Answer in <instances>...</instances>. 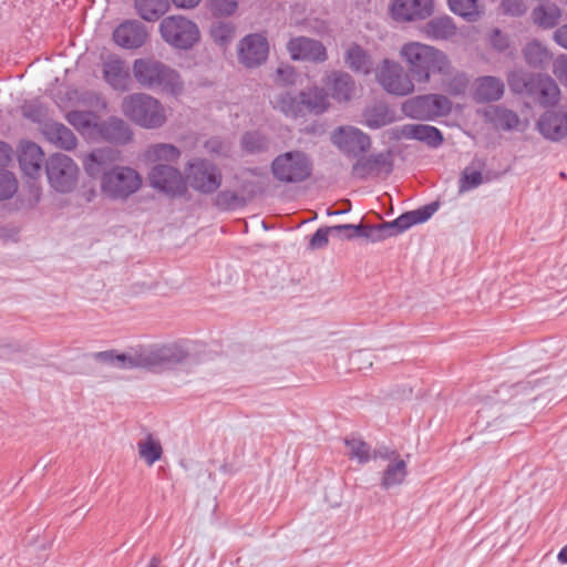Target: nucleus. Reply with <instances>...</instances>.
Returning <instances> with one entry per match:
<instances>
[{"mask_svg": "<svg viewBox=\"0 0 567 567\" xmlns=\"http://www.w3.org/2000/svg\"><path fill=\"white\" fill-rule=\"evenodd\" d=\"M92 358L100 363L121 370L145 369L163 372L175 368L188 358V351L181 344H153L131 349L126 353L115 350L94 352Z\"/></svg>", "mask_w": 567, "mask_h": 567, "instance_id": "obj_1", "label": "nucleus"}, {"mask_svg": "<svg viewBox=\"0 0 567 567\" xmlns=\"http://www.w3.org/2000/svg\"><path fill=\"white\" fill-rule=\"evenodd\" d=\"M115 161L116 154L113 150L97 148L86 156L84 168L91 177L101 175V189L107 197L126 199L141 188L142 177L128 166L111 167Z\"/></svg>", "mask_w": 567, "mask_h": 567, "instance_id": "obj_2", "label": "nucleus"}, {"mask_svg": "<svg viewBox=\"0 0 567 567\" xmlns=\"http://www.w3.org/2000/svg\"><path fill=\"white\" fill-rule=\"evenodd\" d=\"M400 56L405 62L408 72L417 83H429L432 74L449 75L451 62L447 55L421 42H408L400 49Z\"/></svg>", "mask_w": 567, "mask_h": 567, "instance_id": "obj_3", "label": "nucleus"}, {"mask_svg": "<svg viewBox=\"0 0 567 567\" xmlns=\"http://www.w3.org/2000/svg\"><path fill=\"white\" fill-rule=\"evenodd\" d=\"M123 114L143 128H158L166 122L163 105L153 96L134 93L124 97Z\"/></svg>", "mask_w": 567, "mask_h": 567, "instance_id": "obj_4", "label": "nucleus"}, {"mask_svg": "<svg viewBox=\"0 0 567 567\" xmlns=\"http://www.w3.org/2000/svg\"><path fill=\"white\" fill-rule=\"evenodd\" d=\"M509 83L514 91L525 93L544 107L555 105L559 100V87L548 75L524 73L513 75Z\"/></svg>", "mask_w": 567, "mask_h": 567, "instance_id": "obj_5", "label": "nucleus"}, {"mask_svg": "<svg viewBox=\"0 0 567 567\" xmlns=\"http://www.w3.org/2000/svg\"><path fill=\"white\" fill-rule=\"evenodd\" d=\"M313 169L308 154L302 151H289L276 156L271 163V173L276 181L285 184H297L307 181Z\"/></svg>", "mask_w": 567, "mask_h": 567, "instance_id": "obj_6", "label": "nucleus"}, {"mask_svg": "<svg viewBox=\"0 0 567 567\" xmlns=\"http://www.w3.org/2000/svg\"><path fill=\"white\" fill-rule=\"evenodd\" d=\"M133 74L143 86L162 87L172 92L181 87L178 73L162 62L152 59L135 60Z\"/></svg>", "mask_w": 567, "mask_h": 567, "instance_id": "obj_7", "label": "nucleus"}, {"mask_svg": "<svg viewBox=\"0 0 567 567\" xmlns=\"http://www.w3.org/2000/svg\"><path fill=\"white\" fill-rule=\"evenodd\" d=\"M159 33L167 44L179 50L192 49L200 39L198 25L181 14L164 18Z\"/></svg>", "mask_w": 567, "mask_h": 567, "instance_id": "obj_8", "label": "nucleus"}, {"mask_svg": "<svg viewBox=\"0 0 567 567\" xmlns=\"http://www.w3.org/2000/svg\"><path fill=\"white\" fill-rule=\"evenodd\" d=\"M452 105L453 103L447 96L430 93L406 100L402 105V111L410 118L433 121L449 115Z\"/></svg>", "mask_w": 567, "mask_h": 567, "instance_id": "obj_9", "label": "nucleus"}, {"mask_svg": "<svg viewBox=\"0 0 567 567\" xmlns=\"http://www.w3.org/2000/svg\"><path fill=\"white\" fill-rule=\"evenodd\" d=\"M186 179L194 190L208 195L220 187L223 176L214 163L196 158L190 161L186 167Z\"/></svg>", "mask_w": 567, "mask_h": 567, "instance_id": "obj_10", "label": "nucleus"}, {"mask_svg": "<svg viewBox=\"0 0 567 567\" xmlns=\"http://www.w3.org/2000/svg\"><path fill=\"white\" fill-rule=\"evenodd\" d=\"M377 81L392 95L405 96L414 91L413 79L408 70L393 60L384 59L377 71Z\"/></svg>", "mask_w": 567, "mask_h": 567, "instance_id": "obj_11", "label": "nucleus"}, {"mask_svg": "<svg viewBox=\"0 0 567 567\" xmlns=\"http://www.w3.org/2000/svg\"><path fill=\"white\" fill-rule=\"evenodd\" d=\"M45 171L50 185L60 193L71 192L78 181L79 167L64 154H53L47 161Z\"/></svg>", "mask_w": 567, "mask_h": 567, "instance_id": "obj_12", "label": "nucleus"}, {"mask_svg": "<svg viewBox=\"0 0 567 567\" xmlns=\"http://www.w3.org/2000/svg\"><path fill=\"white\" fill-rule=\"evenodd\" d=\"M148 179L153 188L169 196H182L187 189L179 169L171 165H154L148 173Z\"/></svg>", "mask_w": 567, "mask_h": 567, "instance_id": "obj_13", "label": "nucleus"}, {"mask_svg": "<svg viewBox=\"0 0 567 567\" xmlns=\"http://www.w3.org/2000/svg\"><path fill=\"white\" fill-rule=\"evenodd\" d=\"M332 142L341 152L352 157H359L371 147L370 136L353 126L339 127L332 134Z\"/></svg>", "mask_w": 567, "mask_h": 567, "instance_id": "obj_14", "label": "nucleus"}, {"mask_svg": "<svg viewBox=\"0 0 567 567\" xmlns=\"http://www.w3.org/2000/svg\"><path fill=\"white\" fill-rule=\"evenodd\" d=\"M269 43L261 33H251L243 38L238 44V60L246 68H256L266 62Z\"/></svg>", "mask_w": 567, "mask_h": 567, "instance_id": "obj_15", "label": "nucleus"}, {"mask_svg": "<svg viewBox=\"0 0 567 567\" xmlns=\"http://www.w3.org/2000/svg\"><path fill=\"white\" fill-rule=\"evenodd\" d=\"M351 169L352 177L365 179L371 174L385 173L389 175L393 171L392 152L385 151L369 156H359Z\"/></svg>", "mask_w": 567, "mask_h": 567, "instance_id": "obj_16", "label": "nucleus"}, {"mask_svg": "<svg viewBox=\"0 0 567 567\" xmlns=\"http://www.w3.org/2000/svg\"><path fill=\"white\" fill-rule=\"evenodd\" d=\"M146 27L137 20H125L113 31L112 39L116 45L135 50L144 45L147 39Z\"/></svg>", "mask_w": 567, "mask_h": 567, "instance_id": "obj_17", "label": "nucleus"}, {"mask_svg": "<svg viewBox=\"0 0 567 567\" xmlns=\"http://www.w3.org/2000/svg\"><path fill=\"white\" fill-rule=\"evenodd\" d=\"M391 16L395 21L424 20L434 12L433 0H394Z\"/></svg>", "mask_w": 567, "mask_h": 567, "instance_id": "obj_18", "label": "nucleus"}, {"mask_svg": "<svg viewBox=\"0 0 567 567\" xmlns=\"http://www.w3.org/2000/svg\"><path fill=\"white\" fill-rule=\"evenodd\" d=\"M287 50L295 61L323 62L327 51L323 44L315 39L297 37L287 43Z\"/></svg>", "mask_w": 567, "mask_h": 567, "instance_id": "obj_19", "label": "nucleus"}, {"mask_svg": "<svg viewBox=\"0 0 567 567\" xmlns=\"http://www.w3.org/2000/svg\"><path fill=\"white\" fill-rule=\"evenodd\" d=\"M96 138L115 145H125L133 140V131L124 120L111 116L100 122Z\"/></svg>", "mask_w": 567, "mask_h": 567, "instance_id": "obj_20", "label": "nucleus"}, {"mask_svg": "<svg viewBox=\"0 0 567 567\" xmlns=\"http://www.w3.org/2000/svg\"><path fill=\"white\" fill-rule=\"evenodd\" d=\"M537 128L546 140L561 141L567 136V112H545L537 122Z\"/></svg>", "mask_w": 567, "mask_h": 567, "instance_id": "obj_21", "label": "nucleus"}, {"mask_svg": "<svg viewBox=\"0 0 567 567\" xmlns=\"http://www.w3.org/2000/svg\"><path fill=\"white\" fill-rule=\"evenodd\" d=\"M440 204L437 202H433L431 204H427L419 209L406 212L402 215H400L398 218H395L392 221L388 223V228H390L393 236H398L405 230H408L410 227L422 224L430 219L434 213L439 209Z\"/></svg>", "mask_w": 567, "mask_h": 567, "instance_id": "obj_22", "label": "nucleus"}, {"mask_svg": "<svg viewBox=\"0 0 567 567\" xmlns=\"http://www.w3.org/2000/svg\"><path fill=\"white\" fill-rule=\"evenodd\" d=\"M43 156L44 154L38 144L30 141L20 143L18 161L24 175L31 178L38 177L42 168Z\"/></svg>", "mask_w": 567, "mask_h": 567, "instance_id": "obj_23", "label": "nucleus"}, {"mask_svg": "<svg viewBox=\"0 0 567 567\" xmlns=\"http://www.w3.org/2000/svg\"><path fill=\"white\" fill-rule=\"evenodd\" d=\"M103 78L114 90H127L130 80L125 62L117 55H111L103 62Z\"/></svg>", "mask_w": 567, "mask_h": 567, "instance_id": "obj_24", "label": "nucleus"}, {"mask_svg": "<svg viewBox=\"0 0 567 567\" xmlns=\"http://www.w3.org/2000/svg\"><path fill=\"white\" fill-rule=\"evenodd\" d=\"M401 135L408 140L423 142L433 148L441 146L444 141L437 127L426 124H405L401 127Z\"/></svg>", "mask_w": 567, "mask_h": 567, "instance_id": "obj_25", "label": "nucleus"}, {"mask_svg": "<svg viewBox=\"0 0 567 567\" xmlns=\"http://www.w3.org/2000/svg\"><path fill=\"white\" fill-rule=\"evenodd\" d=\"M44 137L55 145L65 151H71L76 147L78 140L74 133L64 124L59 122L49 121L42 126Z\"/></svg>", "mask_w": 567, "mask_h": 567, "instance_id": "obj_26", "label": "nucleus"}, {"mask_svg": "<svg viewBox=\"0 0 567 567\" xmlns=\"http://www.w3.org/2000/svg\"><path fill=\"white\" fill-rule=\"evenodd\" d=\"M504 83L496 76H481L475 81L474 99L477 102L498 101L504 94Z\"/></svg>", "mask_w": 567, "mask_h": 567, "instance_id": "obj_27", "label": "nucleus"}, {"mask_svg": "<svg viewBox=\"0 0 567 567\" xmlns=\"http://www.w3.org/2000/svg\"><path fill=\"white\" fill-rule=\"evenodd\" d=\"M65 120L82 135L96 138L101 122L96 113L92 111H71L65 115Z\"/></svg>", "mask_w": 567, "mask_h": 567, "instance_id": "obj_28", "label": "nucleus"}, {"mask_svg": "<svg viewBox=\"0 0 567 567\" xmlns=\"http://www.w3.org/2000/svg\"><path fill=\"white\" fill-rule=\"evenodd\" d=\"M328 85L332 97L339 102L351 100L355 91L353 78L346 72H332L328 78Z\"/></svg>", "mask_w": 567, "mask_h": 567, "instance_id": "obj_29", "label": "nucleus"}, {"mask_svg": "<svg viewBox=\"0 0 567 567\" xmlns=\"http://www.w3.org/2000/svg\"><path fill=\"white\" fill-rule=\"evenodd\" d=\"M485 118L496 128L503 131L514 130L519 124V117L514 111L498 105L488 107L485 111Z\"/></svg>", "mask_w": 567, "mask_h": 567, "instance_id": "obj_30", "label": "nucleus"}, {"mask_svg": "<svg viewBox=\"0 0 567 567\" xmlns=\"http://www.w3.org/2000/svg\"><path fill=\"white\" fill-rule=\"evenodd\" d=\"M301 104L305 106V115H318L328 109V95L323 89H319L317 86L308 87L307 90L301 91Z\"/></svg>", "mask_w": 567, "mask_h": 567, "instance_id": "obj_31", "label": "nucleus"}, {"mask_svg": "<svg viewBox=\"0 0 567 567\" xmlns=\"http://www.w3.org/2000/svg\"><path fill=\"white\" fill-rule=\"evenodd\" d=\"M346 64L354 72L369 74L372 71L373 62L369 53L359 44H352L344 54Z\"/></svg>", "mask_w": 567, "mask_h": 567, "instance_id": "obj_32", "label": "nucleus"}, {"mask_svg": "<svg viewBox=\"0 0 567 567\" xmlns=\"http://www.w3.org/2000/svg\"><path fill=\"white\" fill-rule=\"evenodd\" d=\"M424 32L432 40H447L456 34V25L449 16L437 17L425 24Z\"/></svg>", "mask_w": 567, "mask_h": 567, "instance_id": "obj_33", "label": "nucleus"}, {"mask_svg": "<svg viewBox=\"0 0 567 567\" xmlns=\"http://www.w3.org/2000/svg\"><path fill=\"white\" fill-rule=\"evenodd\" d=\"M275 107L288 117L297 118L305 116V106L301 104V92L298 94L291 92L279 94L275 101Z\"/></svg>", "mask_w": 567, "mask_h": 567, "instance_id": "obj_34", "label": "nucleus"}, {"mask_svg": "<svg viewBox=\"0 0 567 567\" xmlns=\"http://www.w3.org/2000/svg\"><path fill=\"white\" fill-rule=\"evenodd\" d=\"M533 21L543 29L556 27L561 19V10L556 4H540L532 12Z\"/></svg>", "mask_w": 567, "mask_h": 567, "instance_id": "obj_35", "label": "nucleus"}, {"mask_svg": "<svg viewBox=\"0 0 567 567\" xmlns=\"http://www.w3.org/2000/svg\"><path fill=\"white\" fill-rule=\"evenodd\" d=\"M134 7L137 14L145 21L158 20L167 10V0H135Z\"/></svg>", "mask_w": 567, "mask_h": 567, "instance_id": "obj_36", "label": "nucleus"}, {"mask_svg": "<svg viewBox=\"0 0 567 567\" xmlns=\"http://www.w3.org/2000/svg\"><path fill=\"white\" fill-rule=\"evenodd\" d=\"M181 156V151L173 144L157 143L148 146L145 158L152 163L168 162L175 163Z\"/></svg>", "mask_w": 567, "mask_h": 567, "instance_id": "obj_37", "label": "nucleus"}, {"mask_svg": "<svg viewBox=\"0 0 567 567\" xmlns=\"http://www.w3.org/2000/svg\"><path fill=\"white\" fill-rule=\"evenodd\" d=\"M408 475L406 463L401 458L392 461L383 472L381 486L384 489L402 484Z\"/></svg>", "mask_w": 567, "mask_h": 567, "instance_id": "obj_38", "label": "nucleus"}, {"mask_svg": "<svg viewBox=\"0 0 567 567\" xmlns=\"http://www.w3.org/2000/svg\"><path fill=\"white\" fill-rule=\"evenodd\" d=\"M393 122V115L386 106L380 105L367 110L364 113V124L372 128L378 130L386 126Z\"/></svg>", "mask_w": 567, "mask_h": 567, "instance_id": "obj_39", "label": "nucleus"}, {"mask_svg": "<svg viewBox=\"0 0 567 567\" xmlns=\"http://www.w3.org/2000/svg\"><path fill=\"white\" fill-rule=\"evenodd\" d=\"M450 10L472 22L480 17L478 0H447Z\"/></svg>", "mask_w": 567, "mask_h": 567, "instance_id": "obj_40", "label": "nucleus"}, {"mask_svg": "<svg viewBox=\"0 0 567 567\" xmlns=\"http://www.w3.org/2000/svg\"><path fill=\"white\" fill-rule=\"evenodd\" d=\"M137 447L140 457L148 465H153L162 457V445L152 435H147L144 441L138 442Z\"/></svg>", "mask_w": 567, "mask_h": 567, "instance_id": "obj_41", "label": "nucleus"}, {"mask_svg": "<svg viewBox=\"0 0 567 567\" xmlns=\"http://www.w3.org/2000/svg\"><path fill=\"white\" fill-rule=\"evenodd\" d=\"M236 28L229 21H216L210 27V37L215 43L227 45L235 37Z\"/></svg>", "mask_w": 567, "mask_h": 567, "instance_id": "obj_42", "label": "nucleus"}, {"mask_svg": "<svg viewBox=\"0 0 567 567\" xmlns=\"http://www.w3.org/2000/svg\"><path fill=\"white\" fill-rule=\"evenodd\" d=\"M523 53L525 61L532 66H540L549 59L547 49L537 41L527 43L523 50Z\"/></svg>", "mask_w": 567, "mask_h": 567, "instance_id": "obj_43", "label": "nucleus"}, {"mask_svg": "<svg viewBox=\"0 0 567 567\" xmlns=\"http://www.w3.org/2000/svg\"><path fill=\"white\" fill-rule=\"evenodd\" d=\"M484 183V177L481 171L472 167H465L458 179V193H466L477 188Z\"/></svg>", "mask_w": 567, "mask_h": 567, "instance_id": "obj_44", "label": "nucleus"}, {"mask_svg": "<svg viewBox=\"0 0 567 567\" xmlns=\"http://www.w3.org/2000/svg\"><path fill=\"white\" fill-rule=\"evenodd\" d=\"M450 78L444 80V87L447 93L454 96L463 95L467 87L470 80L464 72H455L451 74Z\"/></svg>", "mask_w": 567, "mask_h": 567, "instance_id": "obj_45", "label": "nucleus"}, {"mask_svg": "<svg viewBox=\"0 0 567 567\" xmlns=\"http://www.w3.org/2000/svg\"><path fill=\"white\" fill-rule=\"evenodd\" d=\"M346 445L349 449V455L362 464L369 462L372 457L370 446L360 439H347Z\"/></svg>", "mask_w": 567, "mask_h": 567, "instance_id": "obj_46", "label": "nucleus"}, {"mask_svg": "<svg viewBox=\"0 0 567 567\" xmlns=\"http://www.w3.org/2000/svg\"><path fill=\"white\" fill-rule=\"evenodd\" d=\"M214 17H228L236 12L238 0H206Z\"/></svg>", "mask_w": 567, "mask_h": 567, "instance_id": "obj_47", "label": "nucleus"}, {"mask_svg": "<svg viewBox=\"0 0 567 567\" xmlns=\"http://www.w3.org/2000/svg\"><path fill=\"white\" fill-rule=\"evenodd\" d=\"M241 145L245 151L256 153L266 150L268 141L259 132H247L241 138Z\"/></svg>", "mask_w": 567, "mask_h": 567, "instance_id": "obj_48", "label": "nucleus"}, {"mask_svg": "<svg viewBox=\"0 0 567 567\" xmlns=\"http://www.w3.org/2000/svg\"><path fill=\"white\" fill-rule=\"evenodd\" d=\"M18 183L14 175L8 171L0 169V199H8L14 195Z\"/></svg>", "mask_w": 567, "mask_h": 567, "instance_id": "obj_49", "label": "nucleus"}, {"mask_svg": "<svg viewBox=\"0 0 567 567\" xmlns=\"http://www.w3.org/2000/svg\"><path fill=\"white\" fill-rule=\"evenodd\" d=\"M241 199L236 192L221 190L215 197V205L221 210H230L239 206Z\"/></svg>", "mask_w": 567, "mask_h": 567, "instance_id": "obj_50", "label": "nucleus"}, {"mask_svg": "<svg viewBox=\"0 0 567 567\" xmlns=\"http://www.w3.org/2000/svg\"><path fill=\"white\" fill-rule=\"evenodd\" d=\"M334 226L321 227L316 230L309 241V248L311 250H318L327 247L329 243V235L333 236Z\"/></svg>", "mask_w": 567, "mask_h": 567, "instance_id": "obj_51", "label": "nucleus"}, {"mask_svg": "<svg viewBox=\"0 0 567 567\" xmlns=\"http://www.w3.org/2000/svg\"><path fill=\"white\" fill-rule=\"evenodd\" d=\"M204 146L209 154L226 156L230 152V144L219 137H210Z\"/></svg>", "mask_w": 567, "mask_h": 567, "instance_id": "obj_52", "label": "nucleus"}, {"mask_svg": "<svg viewBox=\"0 0 567 567\" xmlns=\"http://www.w3.org/2000/svg\"><path fill=\"white\" fill-rule=\"evenodd\" d=\"M336 230H348L350 235H347L348 237H363L368 240H370V225L359 224V225H352V224H343V225H336Z\"/></svg>", "mask_w": 567, "mask_h": 567, "instance_id": "obj_53", "label": "nucleus"}, {"mask_svg": "<svg viewBox=\"0 0 567 567\" xmlns=\"http://www.w3.org/2000/svg\"><path fill=\"white\" fill-rule=\"evenodd\" d=\"M502 8L504 13L520 17L526 11V6L523 0H502Z\"/></svg>", "mask_w": 567, "mask_h": 567, "instance_id": "obj_54", "label": "nucleus"}, {"mask_svg": "<svg viewBox=\"0 0 567 567\" xmlns=\"http://www.w3.org/2000/svg\"><path fill=\"white\" fill-rule=\"evenodd\" d=\"M295 76L296 73L292 66H280L276 71L275 81L280 85L288 86L295 83Z\"/></svg>", "mask_w": 567, "mask_h": 567, "instance_id": "obj_55", "label": "nucleus"}, {"mask_svg": "<svg viewBox=\"0 0 567 567\" xmlns=\"http://www.w3.org/2000/svg\"><path fill=\"white\" fill-rule=\"evenodd\" d=\"M553 73L565 86H567V56L566 55H560L555 60L554 66H553Z\"/></svg>", "mask_w": 567, "mask_h": 567, "instance_id": "obj_56", "label": "nucleus"}, {"mask_svg": "<svg viewBox=\"0 0 567 567\" xmlns=\"http://www.w3.org/2000/svg\"><path fill=\"white\" fill-rule=\"evenodd\" d=\"M491 44L495 50L502 52L509 47V40L505 33L495 29L491 35Z\"/></svg>", "mask_w": 567, "mask_h": 567, "instance_id": "obj_57", "label": "nucleus"}, {"mask_svg": "<svg viewBox=\"0 0 567 567\" xmlns=\"http://www.w3.org/2000/svg\"><path fill=\"white\" fill-rule=\"evenodd\" d=\"M12 155V147L8 143L0 141V166H7L11 162Z\"/></svg>", "mask_w": 567, "mask_h": 567, "instance_id": "obj_58", "label": "nucleus"}, {"mask_svg": "<svg viewBox=\"0 0 567 567\" xmlns=\"http://www.w3.org/2000/svg\"><path fill=\"white\" fill-rule=\"evenodd\" d=\"M23 115L34 122H39L43 114L40 106L29 104L23 107Z\"/></svg>", "mask_w": 567, "mask_h": 567, "instance_id": "obj_59", "label": "nucleus"}, {"mask_svg": "<svg viewBox=\"0 0 567 567\" xmlns=\"http://www.w3.org/2000/svg\"><path fill=\"white\" fill-rule=\"evenodd\" d=\"M554 40L558 45L567 49V24L559 27L554 32Z\"/></svg>", "mask_w": 567, "mask_h": 567, "instance_id": "obj_60", "label": "nucleus"}, {"mask_svg": "<svg viewBox=\"0 0 567 567\" xmlns=\"http://www.w3.org/2000/svg\"><path fill=\"white\" fill-rule=\"evenodd\" d=\"M172 2L175 7L181 9H193L198 6L200 0H172Z\"/></svg>", "mask_w": 567, "mask_h": 567, "instance_id": "obj_61", "label": "nucleus"}, {"mask_svg": "<svg viewBox=\"0 0 567 567\" xmlns=\"http://www.w3.org/2000/svg\"><path fill=\"white\" fill-rule=\"evenodd\" d=\"M369 231H370V241L371 243H378V241H382L383 240V237H382L379 224L378 225H370Z\"/></svg>", "mask_w": 567, "mask_h": 567, "instance_id": "obj_62", "label": "nucleus"}, {"mask_svg": "<svg viewBox=\"0 0 567 567\" xmlns=\"http://www.w3.org/2000/svg\"><path fill=\"white\" fill-rule=\"evenodd\" d=\"M386 226H388L386 221H383V223L379 224V227L381 229V234H382L383 240L386 239V238L393 237L390 228H388Z\"/></svg>", "mask_w": 567, "mask_h": 567, "instance_id": "obj_63", "label": "nucleus"}, {"mask_svg": "<svg viewBox=\"0 0 567 567\" xmlns=\"http://www.w3.org/2000/svg\"><path fill=\"white\" fill-rule=\"evenodd\" d=\"M557 559L560 564L567 565V544L559 550Z\"/></svg>", "mask_w": 567, "mask_h": 567, "instance_id": "obj_64", "label": "nucleus"}]
</instances>
